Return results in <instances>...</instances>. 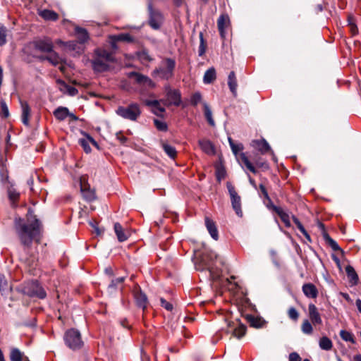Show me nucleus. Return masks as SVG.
Returning <instances> with one entry per match:
<instances>
[{
    "label": "nucleus",
    "instance_id": "obj_43",
    "mask_svg": "<svg viewBox=\"0 0 361 361\" xmlns=\"http://www.w3.org/2000/svg\"><path fill=\"white\" fill-rule=\"evenodd\" d=\"M228 142L232 152L235 155H237L239 152L243 150V146L242 144H235L231 137H228Z\"/></svg>",
    "mask_w": 361,
    "mask_h": 361
},
{
    "label": "nucleus",
    "instance_id": "obj_44",
    "mask_svg": "<svg viewBox=\"0 0 361 361\" xmlns=\"http://www.w3.org/2000/svg\"><path fill=\"white\" fill-rule=\"evenodd\" d=\"M7 29L5 26L0 24V46L6 43Z\"/></svg>",
    "mask_w": 361,
    "mask_h": 361
},
{
    "label": "nucleus",
    "instance_id": "obj_16",
    "mask_svg": "<svg viewBox=\"0 0 361 361\" xmlns=\"http://www.w3.org/2000/svg\"><path fill=\"white\" fill-rule=\"evenodd\" d=\"M251 145L262 154H266L271 150L269 143L264 139L253 140Z\"/></svg>",
    "mask_w": 361,
    "mask_h": 361
},
{
    "label": "nucleus",
    "instance_id": "obj_56",
    "mask_svg": "<svg viewBox=\"0 0 361 361\" xmlns=\"http://www.w3.org/2000/svg\"><path fill=\"white\" fill-rule=\"evenodd\" d=\"M160 302H161V306L164 307L166 310H169V311L172 310L173 305L170 302H167L165 299L161 298L160 299Z\"/></svg>",
    "mask_w": 361,
    "mask_h": 361
},
{
    "label": "nucleus",
    "instance_id": "obj_18",
    "mask_svg": "<svg viewBox=\"0 0 361 361\" xmlns=\"http://www.w3.org/2000/svg\"><path fill=\"white\" fill-rule=\"evenodd\" d=\"M302 291L305 296L310 298H315L318 295L316 286L312 283H305L302 286Z\"/></svg>",
    "mask_w": 361,
    "mask_h": 361
},
{
    "label": "nucleus",
    "instance_id": "obj_54",
    "mask_svg": "<svg viewBox=\"0 0 361 361\" xmlns=\"http://www.w3.org/2000/svg\"><path fill=\"white\" fill-rule=\"evenodd\" d=\"M208 257H209V255H204L202 257V262H203V263L204 264V265H205V269L209 270V273H210V276H211L212 277H213V276H212V264H211L209 262H207V258H208ZM209 257H210V258H212V255H211V256H209Z\"/></svg>",
    "mask_w": 361,
    "mask_h": 361
},
{
    "label": "nucleus",
    "instance_id": "obj_38",
    "mask_svg": "<svg viewBox=\"0 0 361 361\" xmlns=\"http://www.w3.org/2000/svg\"><path fill=\"white\" fill-rule=\"evenodd\" d=\"M276 211L279 216H280L281 221L284 223L285 226L286 227H290V221L289 215L280 208H276Z\"/></svg>",
    "mask_w": 361,
    "mask_h": 361
},
{
    "label": "nucleus",
    "instance_id": "obj_19",
    "mask_svg": "<svg viewBox=\"0 0 361 361\" xmlns=\"http://www.w3.org/2000/svg\"><path fill=\"white\" fill-rule=\"evenodd\" d=\"M114 228L119 242H124L128 240L129 234L128 232L125 231L119 223H115Z\"/></svg>",
    "mask_w": 361,
    "mask_h": 361
},
{
    "label": "nucleus",
    "instance_id": "obj_64",
    "mask_svg": "<svg viewBox=\"0 0 361 361\" xmlns=\"http://www.w3.org/2000/svg\"><path fill=\"white\" fill-rule=\"evenodd\" d=\"M173 1L177 6H180L183 4L184 0H173Z\"/></svg>",
    "mask_w": 361,
    "mask_h": 361
},
{
    "label": "nucleus",
    "instance_id": "obj_34",
    "mask_svg": "<svg viewBox=\"0 0 361 361\" xmlns=\"http://www.w3.org/2000/svg\"><path fill=\"white\" fill-rule=\"evenodd\" d=\"M40 16L45 20H56L58 19V14L50 10H43L40 12Z\"/></svg>",
    "mask_w": 361,
    "mask_h": 361
},
{
    "label": "nucleus",
    "instance_id": "obj_30",
    "mask_svg": "<svg viewBox=\"0 0 361 361\" xmlns=\"http://www.w3.org/2000/svg\"><path fill=\"white\" fill-rule=\"evenodd\" d=\"M216 79V71L214 68H209L204 75L203 81L205 84H209Z\"/></svg>",
    "mask_w": 361,
    "mask_h": 361
},
{
    "label": "nucleus",
    "instance_id": "obj_35",
    "mask_svg": "<svg viewBox=\"0 0 361 361\" xmlns=\"http://www.w3.org/2000/svg\"><path fill=\"white\" fill-rule=\"evenodd\" d=\"M345 271L347 273L348 278L350 279V281L354 284H356L358 281V276L356 274L354 268L353 267L348 265L345 267Z\"/></svg>",
    "mask_w": 361,
    "mask_h": 361
},
{
    "label": "nucleus",
    "instance_id": "obj_46",
    "mask_svg": "<svg viewBox=\"0 0 361 361\" xmlns=\"http://www.w3.org/2000/svg\"><path fill=\"white\" fill-rule=\"evenodd\" d=\"M340 336L343 340L354 343L353 335L351 333L345 330H341L340 332Z\"/></svg>",
    "mask_w": 361,
    "mask_h": 361
},
{
    "label": "nucleus",
    "instance_id": "obj_3",
    "mask_svg": "<svg viewBox=\"0 0 361 361\" xmlns=\"http://www.w3.org/2000/svg\"><path fill=\"white\" fill-rule=\"evenodd\" d=\"M20 291L31 298L36 297L39 299H44L47 296L44 288L36 281L24 283Z\"/></svg>",
    "mask_w": 361,
    "mask_h": 361
},
{
    "label": "nucleus",
    "instance_id": "obj_48",
    "mask_svg": "<svg viewBox=\"0 0 361 361\" xmlns=\"http://www.w3.org/2000/svg\"><path fill=\"white\" fill-rule=\"evenodd\" d=\"M8 197L10 200L14 204L19 198V192H18L15 189H9L8 191Z\"/></svg>",
    "mask_w": 361,
    "mask_h": 361
},
{
    "label": "nucleus",
    "instance_id": "obj_22",
    "mask_svg": "<svg viewBox=\"0 0 361 361\" xmlns=\"http://www.w3.org/2000/svg\"><path fill=\"white\" fill-rule=\"evenodd\" d=\"M228 85L233 95L235 97L237 96V79L234 71L230 72L228 77Z\"/></svg>",
    "mask_w": 361,
    "mask_h": 361
},
{
    "label": "nucleus",
    "instance_id": "obj_28",
    "mask_svg": "<svg viewBox=\"0 0 361 361\" xmlns=\"http://www.w3.org/2000/svg\"><path fill=\"white\" fill-rule=\"evenodd\" d=\"M69 114L68 109L66 107L60 106L58 107L55 111H54V115L56 117V119L59 121H63L65 120Z\"/></svg>",
    "mask_w": 361,
    "mask_h": 361
},
{
    "label": "nucleus",
    "instance_id": "obj_12",
    "mask_svg": "<svg viewBox=\"0 0 361 361\" xmlns=\"http://www.w3.org/2000/svg\"><path fill=\"white\" fill-rule=\"evenodd\" d=\"M308 312L310 319L314 326L322 324L320 314L314 304L311 303L308 305Z\"/></svg>",
    "mask_w": 361,
    "mask_h": 361
},
{
    "label": "nucleus",
    "instance_id": "obj_11",
    "mask_svg": "<svg viewBox=\"0 0 361 361\" xmlns=\"http://www.w3.org/2000/svg\"><path fill=\"white\" fill-rule=\"evenodd\" d=\"M144 102L147 106L152 107V112L158 116H162L163 114L165 112V109L160 105L161 102L166 104V102H164L163 100L159 101L146 99Z\"/></svg>",
    "mask_w": 361,
    "mask_h": 361
},
{
    "label": "nucleus",
    "instance_id": "obj_37",
    "mask_svg": "<svg viewBox=\"0 0 361 361\" xmlns=\"http://www.w3.org/2000/svg\"><path fill=\"white\" fill-rule=\"evenodd\" d=\"M240 159L247 170H249L250 172L253 173H257V170L255 166L250 161V160L244 153H242L240 154Z\"/></svg>",
    "mask_w": 361,
    "mask_h": 361
},
{
    "label": "nucleus",
    "instance_id": "obj_9",
    "mask_svg": "<svg viewBox=\"0 0 361 361\" xmlns=\"http://www.w3.org/2000/svg\"><path fill=\"white\" fill-rule=\"evenodd\" d=\"M149 25L154 30H157L160 27L161 24L162 23V16L161 14L157 11H154L152 9V5H149Z\"/></svg>",
    "mask_w": 361,
    "mask_h": 361
},
{
    "label": "nucleus",
    "instance_id": "obj_17",
    "mask_svg": "<svg viewBox=\"0 0 361 361\" xmlns=\"http://www.w3.org/2000/svg\"><path fill=\"white\" fill-rule=\"evenodd\" d=\"M198 144L201 149L209 155L215 154V148L214 145L209 140L203 139L198 141Z\"/></svg>",
    "mask_w": 361,
    "mask_h": 361
},
{
    "label": "nucleus",
    "instance_id": "obj_47",
    "mask_svg": "<svg viewBox=\"0 0 361 361\" xmlns=\"http://www.w3.org/2000/svg\"><path fill=\"white\" fill-rule=\"evenodd\" d=\"M116 40L132 42L134 41L133 37L130 34H121L114 37Z\"/></svg>",
    "mask_w": 361,
    "mask_h": 361
},
{
    "label": "nucleus",
    "instance_id": "obj_24",
    "mask_svg": "<svg viewBox=\"0 0 361 361\" xmlns=\"http://www.w3.org/2000/svg\"><path fill=\"white\" fill-rule=\"evenodd\" d=\"M49 53V56L42 57L41 60H47L51 64L55 66L63 62L62 58H61L57 53L53 51Z\"/></svg>",
    "mask_w": 361,
    "mask_h": 361
},
{
    "label": "nucleus",
    "instance_id": "obj_41",
    "mask_svg": "<svg viewBox=\"0 0 361 361\" xmlns=\"http://www.w3.org/2000/svg\"><path fill=\"white\" fill-rule=\"evenodd\" d=\"M302 331L305 334H311L313 331V328L310 320L305 319L303 321L301 326Z\"/></svg>",
    "mask_w": 361,
    "mask_h": 361
},
{
    "label": "nucleus",
    "instance_id": "obj_21",
    "mask_svg": "<svg viewBox=\"0 0 361 361\" xmlns=\"http://www.w3.org/2000/svg\"><path fill=\"white\" fill-rule=\"evenodd\" d=\"M20 106L22 109V122L25 126H29V118L30 116V108L27 102L20 101Z\"/></svg>",
    "mask_w": 361,
    "mask_h": 361
},
{
    "label": "nucleus",
    "instance_id": "obj_31",
    "mask_svg": "<svg viewBox=\"0 0 361 361\" xmlns=\"http://www.w3.org/2000/svg\"><path fill=\"white\" fill-rule=\"evenodd\" d=\"M24 356H25L24 353L23 352H21L18 348H13L11 349V352H10L11 361H22Z\"/></svg>",
    "mask_w": 361,
    "mask_h": 361
},
{
    "label": "nucleus",
    "instance_id": "obj_5",
    "mask_svg": "<svg viewBox=\"0 0 361 361\" xmlns=\"http://www.w3.org/2000/svg\"><path fill=\"white\" fill-rule=\"evenodd\" d=\"M116 114L124 119L135 121L141 114L140 106L136 103H132L128 106H118Z\"/></svg>",
    "mask_w": 361,
    "mask_h": 361
},
{
    "label": "nucleus",
    "instance_id": "obj_60",
    "mask_svg": "<svg viewBox=\"0 0 361 361\" xmlns=\"http://www.w3.org/2000/svg\"><path fill=\"white\" fill-rule=\"evenodd\" d=\"M248 179H249V182L251 184V185L254 188L257 189V184H256L255 180L252 178H251V176L250 175H248Z\"/></svg>",
    "mask_w": 361,
    "mask_h": 361
},
{
    "label": "nucleus",
    "instance_id": "obj_55",
    "mask_svg": "<svg viewBox=\"0 0 361 361\" xmlns=\"http://www.w3.org/2000/svg\"><path fill=\"white\" fill-rule=\"evenodd\" d=\"M200 44L199 47V55L202 56L205 52V45H204V42L202 33L200 34Z\"/></svg>",
    "mask_w": 361,
    "mask_h": 361
},
{
    "label": "nucleus",
    "instance_id": "obj_2",
    "mask_svg": "<svg viewBox=\"0 0 361 361\" xmlns=\"http://www.w3.org/2000/svg\"><path fill=\"white\" fill-rule=\"evenodd\" d=\"M112 53L102 49L94 51V57L91 61L92 67L95 72H104L109 70V63L114 62Z\"/></svg>",
    "mask_w": 361,
    "mask_h": 361
},
{
    "label": "nucleus",
    "instance_id": "obj_40",
    "mask_svg": "<svg viewBox=\"0 0 361 361\" xmlns=\"http://www.w3.org/2000/svg\"><path fill=\"white\" fill-rule=\"evenodd\" d=\"M246 332V326L245 325L240 324L238 327L235 328L233 332V336L240 338H242Z\"/></svg>",
    "mask_w": 361,
    "mask_h": 361
},
{
    "label": "nucleus",
    "instance_id": "obj_45",
    "mask_svg": "<svg viewBox=\"0 0 361 361\" xmlns=\"http://www.w3.org/2000/svg\"><path fill=\"white\" fill-rule=\"evenodd\" d=\"M139 59L142 61H151L152 58L149 54L147 50H142L137 54Z\"/></svg>",
    "mask_w": 361,
    "mask_h": 361
},
{
    "label": "nucleus",
    "instance_id": "obj_26",
    "mask_svg": "<svg viewBox=\"0 0 361 361\" xmlns=\"http://www.w3.org/2000/svg\"><path fill=\"white\" fill-rule=\"evenodd\" d=\"M135 298L137 305L142 309L145 310L147 305V298L146 295L142 291L137 292L135 294Z\"/></svg>",
    "mask_w": 361,
    "mask_h": 361
},
{
    "label": "nucleus",
    "instance_id": "obj_33",
    "mask_svg": "<svg viewBox=\"0 0 361 361\" xmlns=\"http://www.w3.org/2000/svg\"><path fill=\"white\" fill-rule=\"evenodd\" d=\"M202 104H203V107H204L205 118H206L207 122L209 123V124L211 126L214 127L215 126V122L212 117V110L210 109L209 105L206 102H203Z\"/></svg>",
    "mask_w": 361,
    "mask_h": 361
},
{
    "label": "nucleus",
    "instance_id": "obj_1",
    "mask_svg": "<svg viewBox=\"0 0 361 361\" xmlns=\"http://www.w3.org/2000/svg\"><path fill=\"white\" fill-rule=\"evenodd\" d=\"M27 224L21 218L15 219V228L21 244L26 248L31 247L33 240L39 243L42 225L38 219L30 208L27 214Z\"/></svg>",
    "mask_w": 361,
    "mask_h": 361
},
{
    "label": "nucleus",
    "instance_id": "obj_50",
    "mask_svg": "<svg viewBox=\"0 0 361 361\" xmlns=\"http://www.w3.org/2000/svg\"><path fill=\"white\" fill-rule=\"evenodd\" d=\"M288 315L290 319H291L293 321H296L298 320V317H299V313L297 311V310L293 307H291L288 309Z\"/></svg>",
    "mask_w": 361,
    "mask_h": 361
},
{
    "label": "nucleus",
    "instance_id": "obj_61",
    "mask_svg": "<svg viewBox=\"0 0 361 361\" xmlns=\"http://www.w3.org/2000/svg\"><path fill=\"white\" fill-rule=\"evenodd\" d=\"M256 165L258 167H264V169H269V166H268V164H266V163H259V162H257L256 163Z\"/></svg>",
    "mask_w": 361,
    "mask_h": 361
},
{
    "label": "nucleus",
    "instance_id": "obj_63",
    "mask_svg": "<svg viewBox=\"0 0 361 361\" xmlns=\"http://www.w3.org/2000/svg\"><path fill=\"white\" fill-rule=\"evenodd\" d=\"M92 226L94 228L97 235H101L103 233V231L100 230L97 226L93 224H92Z\"/></svg>",
    "mask_w": 361,
    "mask_h": 361
},
{
    "label": "nucleus",
    "instance_id": "obj_36",
    "mask_svg": "<svg viewBox=\"0 0 361 361\" xmlns=\"http://www.w3.org/2000/svg\"><path fill=\"white\" fill-rule=\"evenodd\" d=\"M323 237L328 245L332 248V250L334 251L341 250L338 243L334 239H332L328 233L326 232L323 233Z\"/></svg>",
    "mask_w": 361,
    "mask_h": 361
},
{
    "label": "nucleus",
    "instance_id": "obj_23",
    "mask_svg": "<svg viewBox=\"0 0 361 361\" xmlns=\"http://www.w3.org/2000/svg\"><path fill=\"white\" fill-rule=\"evenodd\" d=\"M75 33L78 42L80 44H83L89 39V34L87 30L84 28L76 27L75 29Z\"/></svg>",
    "mask_w": 361,
    "mask_h": 361
},
{
    "label": "nucleus",
    "instance_id": "obj_13",
    "mask_svg": "<svg viewBox=\"0 0 361 361\" xmlns=\"http://www.w3.org/2000/svg\"><path fill=\"white\" fill-rule=\"evenodd\" d=\"M35 47L37 49L41 51L48 53L51 52L54 48L53 43L49 39H44L35 42Z\"/></svg>",
    "mask_w": 361,
    "mask_h": 361
},
{
    "label": "nucleus",
    "instance_id": "obj_51",
    "mask_svg": "<svg viewBox=\"0 0 361 361\" xmlns=\"http://www.w3.org/2000/svg\"><path fill=\"white\" fill-rule=\"evenodd\" d=\"M154 126L156 128L161 131H166L167 130V124L162 121L157 119H154Z\"/></svg>",
    "mask_w": 361,
    "mask_h": 361
},
{
    "label": "nucleus",
    "instance_id": "obj_20",
    "mask_svg": "<svg viewBox=\"0 0 361 361\" xmlns=\"http://www.w3.org/2000/svg\"><path fill=\"white\" fill-rule=\"evenodd\" d=\"M85 138H81L79 140V143L85 150L86 153H89L91 151L90 143L97 147V142L89 135L85 134Z\"/></svg>",
    "mask_w": 361,
    "mask_h": 361
},
{
    "label": "nucleus",
    "instance_id": "obj_7",
    "mask_svg": "<svg viewBox=\"0 0 361 361\" xmlns=\"http://www.w3.org/2000/svg\"><path fill=\"white\" fill-rule=\"evenodd\" d=\"M227 188L231 197V204L233 209L238 216H242L243 212L241 209L240 197L238 195L235 188L231 184H228Z\"/></svg>",
    "mask_w": 361,
    "mask_h": 361
},
{
    "label": "nucleus",
    "instance_id": "obj_25",
    "mask_svg": "<svg viewBox=\"0 0 361 361\" xmlns=\"http://www.w3.org/2000/svg\"><path fill=\"white\" fill-rule=\"evenodd\" d=\"M80 190L83 197L87 201H92L96 199L94 190L87 188L85 185L81 184Z\"/></svg>",
    "mask_w": 361,
    "mask_h": 361
},
{
    "label": "nucleus",
    "instance_id": "obj_57",
    "mask_svg": "<svg viewBox=\"0 0 361 361\" xmlns=\"http://www.w3.org/2000/svg\"><path fill=\"white\" fill-rule=\"evenodd\" d=\"M259 189H260V191L262 192L264 197L266 199V200H270V198H269V194H268V192L265 188V186L261 183L259 184Z\"/></svg>",
    "mask_w": 361,
    "mask_h": 361
},
{
    "label": "nucleus",
    "instance_id": "obj_8",
    "mask_svg": "<svg viewBox=\"0 0 361 361\" xmlns=\"http://www.w3.org/2000/svg\"><path fill=\"white\" fill-rule=\"evenodd\" d=\"M129 78H134L136 83L141 85H145L148 87L154 88L156 84L148 76L142 75L137 72H130L128 74Z\"/></svg>",
    "mask_w": 361,
    "mask_h": 361
},
{
    "label": "nucleus",
    "instance_id": "obj_15",
    "mask_svg": "<svg viewBox=\"0 0 361 361\" xmlns=\"http://www.w3.org/2000/svg\"><path fill=\"white\" fill-rule=\"evenodd\" d=\"M167 101L169 105L179 106L181 102L180 93L178 90H169L167 93Z\"/></svg>",
    "mask_w": 361,
    "mask_h": 361
},
{
    "label": "nucleus",
    "instance_id": "obj_49",
    "mask_svg": "<svg viewBox=\"0 0 361 361\" xmlns=\"http://www.w3.org/2000/svg\"><path fill=\"white\" fill-rule=\"evenodd\" d=\"M202 101V95L199 92L194 93L190 99V104L197 106Z\"/></svg>",
    "mask_w": 361,
    "mask_h": 361
},
{
    "label": "nucleus",
    "instance_id": "obj_58",
    "mask_svg": "<svg viewBox=\"0 0 361 361\" xmlns=\"http://www.w3.org/2000/svg\"><path fill=\"white\" fill-rule=\"evenodd\" d=\"M289 361H301V357L298 353L293 352L289 355Z\"/></svg>",
    "mask_w": 361,
    "mask_h": 361
},
{
    "label": "nucleus",
    "instance_id": "obj_29",
    "mask_svg": "<svg viewBox=\"0 0 361 361\" xmlns=\"http://www.w3.org/2000/svg\"><path fill=\"white\" fill-rule=\"evenodd\" d=\"M246 319L249 322L250 325L255 328H261L263 326L264 324V321L258 317L247 315L246 317Z\"/></svg>",
    "mask_w": 361,
    "mask_h": 361
},
{
    "label": "nucleus",
    "instance_id": "obj_6",
    "mask_svg": "<svg viewBox=\"0 0 361 361\" xmlns=\"http://www.w3.org/2000/svg\"><path fill=\"white\" fill-rule=\"evenodd\" d=\"M64 341L66 345L73 350L80 349L83 345L81 334L75 329H71L66 331Z\"/></svg>",
    "mask_w": 361,
    "mask_h": 361
},
{
    "label": "nucleus",
    "instance_id": "obj_62",
    "mask_svg": "<svg viewBox=\"0 0 361 361\" xmlns=\"http://www.w3.org/2000/svg\"><path fill=\"white\" fill-rule=\"evenodd\" d=\"M356 306L359 310V312L361 313V300L357 299L355 302Z\"/></svg>",
    "mask_w": 361,
    "mask_h": 361
},
{
    "label": "nucleus",
    "instance_id": "obj_53",
    "mask_svg": "<svg viewBox=\"0 0 361 361\" xmlns=\"http://www.w3.org/2000/svg\"><path fill=\"white\" fill-rule=\"evenodd\" d=\"M61 82L65 86V87L66 89V92L69 95L75 96L78 94V91L75 87H74L73 86L67 85L63 82Z\"/></svg>",
    "mask_w": 361,
    "mask_h": 361
},
{
    "label": "nucleus",
    "instance_id": "obj_14",
    "mask_svg": "<svg viewBox=\"0 0 361 361\" xmlns=\"http://www.w3.org/2000/svg\"><path fill=\"white\" fill-rule=\"evenodd\" d=\"M205 226L209 233L211 237L217 240L219 239V232L215 222L208 216L204 218Z\"/></svg>",
    "mask_w": 361,
    "mask_h": 361
},
{
    "label": "nucleus",
    "instance_id": "obj_4",
    "mask_svg": "<svg viewBox=\"0 0 361 361\" xmlns=\"http://www.w3.org/2000/svg\"><path fill=\"white\" fill-rule=\"evenodd\" d=\"M163 63L165 67L156 68L153 71L152 75L154 77L159 76L161 79L167 80L173 76L176 61L171 58H166L163 61Z\"/></svg>",
    "mask_w": 361,
    "mask_h": 361
},
{
    "label": "nucleus",
    "instance_id": "obj_42",
    "mask_svg": "<svg viewBox=\"0 0 361 361\" xmlns=\"http://www.w3.org/2000/svg\"><path fill=\"white\" fill-rule=\"evenodd\" d=\"M8 282L4 275L0 274V290L2 292V294L6 293V292L10 290Z\"/></svg>",
    "mask_w": 361,
    "mask_h": 361
},
{
    "label": "nucleus",
    "instance_id": "obj_10",
    "mask_svg": "<svg viewBox=\"0 0 361 361\" xmlns=\"http://www.w3.org/2000/svg\"><path fill=\"white\" fill-rule=\"evenodd\" d=\"M218 30L221 37L224 39L226 37V29L230 26V19L228 15L222 14L217 20Z\"/></svg>",
    "mask_w": 361,
    "mask_h": 361
},
{
    "label": "nucleus",
    "instance_id": "obj_59",
    "mask_svg": "<svg viewBox=\"0 0 361 361\" xmlns=\"http://www.w3.org/2000/svg\"><path fill=\"white\" fill-rule=\"evenodd\" d=\"M123 280H124V278H123V277H118V278H117V279H114V280H112V281H111V284L109 285V287H110V288H114V287H116V285H117L118 283H123Z\"/></svg>",
    "mask_w": 361,
    "mask_h": 361
},
{
    "label": "nucleus",
    "instance_id": "obj_27",
    "mask_svg": "<svg viewBox=\"0 0 361 361\" xmlns=\"http://www.w3.org/2000/svg\"><path fill=\"white\" fill-rule=\"evenodd\" d=\"M161 145L164 152L171 159H175L177 155L176 149L172 145L168 144L166 142L161 141Z\"/></svg>",
    "mask_w": 361,
    "mask_h": 361
},
{
    "label": "nucleus",
    "instance_id": "obj_32",
    "mask_svg": "<svg viewBox=\"0 0 361 361\" xmlns=\"http://www.w3.org/2000/svg\"><path fill=\"white\" fill-rule=\"evenodd\" d=\"M319 345L322 350H330L333 348V343L327 336H323L319 339Z\"/></svg>",
    "mask_w": 361,
    "mask_h": 361
},
{
    "label": "nucleus",
    "instance_id": "obj_39",
    "mask_svg": "<svg viewBox=\"0 0 361 361\" xmlns=\"http://www.w3.org/2000/svg\"><path fill=\"white\" fill-rule=\"evenodd\" d=\"M293 222L297 226L298 228L300 231V232L305 235V237L307 238V240L310 242L311 241L310 236L307 233V231L305 230V228H304V226H302L301 222L299 221V219L295 216H293Z\"/></svg>",
    "mask_w": 361,
    "mask_h": 361
},
{
    "label": "nucleus",
    "instance_id": "obj_52",
    "mask_svg": "<svg viewBox=\"0 0 361 361\" xmlns=\"http://www.w3.org/2000/svg\"><path fill=\"white\" fill-rule=\"evenodd\" d=\"M1 114L4 118H7L9 116L8 108L5 102H1Z\"/></svg>",
    "mask_w": 361,
    "mask_h": 361
}]
</instances>
